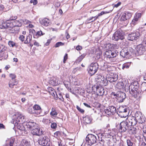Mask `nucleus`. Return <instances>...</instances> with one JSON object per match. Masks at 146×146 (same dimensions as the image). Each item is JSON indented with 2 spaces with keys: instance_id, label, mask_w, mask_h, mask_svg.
<instances>
[{
  "instance_id": "nucleus-36",
  "label": "nucleus",
  "mask_w": 146,
  "mask_h": 146,
  "mask_svg": "<svg viewBox=\"0 0 146 146\" xmlns=\"http://www.w3.org/2000/svg\"><path fill=\"white\" fill-rule=\"evenodd\" d=\"M30 142L27 140L23 139L21 142V144L23 146H29Z\"/></svg>"
},
{
  "instance_id": "nucleus-63",
  "label": "nucleus",
  "mask_w": 146,
  "mask_h": 146,
  "mask_svg": "<svg viewBox=\"0 0 146 146\" xmlns=\"http://www.w3.org/2000/svg\"><path fill=\"white\" fill-rule=\"evenodd\" d=\"M19 39L22 41H24L25 36L23 35H21L19 37Z\"/></svg>"
},
{
  "instance_id": "nucleus-46",
  "label": "nucleus",
  "mask_w": 146,
  "mask_h": 146,
  "mask_svg": "<svg viewBox=\"0 0 146 146\" xmlns=\"http://www.w3.org/2000/svg\"><path fill=\"white\" fill-rule=\"evenodd\" d=\"M7 28L9 29H10L12 28V26H13V23H9L8 22H7Z\"/></svg>"
},
{
  "instance_id": "nucleus-55",
  "label": "nucleus",
  "mask_w": 146,
  "mask_h": 146,
  "mask_svg": "<svg viewBox=\"0 0 146 146\" xmlns=\"http://www.w3.org/2000/svg\"><path fill=\"white\" fill-rule=\"evenodd\" d=\"M113 79V82H115L118 79V76L117 74L114 75L113 76H112Z\"/></svg>"
},
{
  "instance_id": "nucleus-18",
  "label": "nucleus",
  "mask_w": 146,
  "mask_h": 146,
  "mask_svg": "<svg viewBox=\"0 0 146 146\" xmlns=\"http://www.w3.org/2000/svg\"><path fill=\"white\" fill-rule=\"evenodd\" d=\"M33 109L34 110L33 111L34 113L37 115L40 114L42 112L41 108L40 106L37 104H35L33 106Z\"/></svg>"
},
{
  "instance_id": "nucleus-15",
  "label": "nucleus",
  "mask_w": 146,
  "mask_h": 146,
  "mask_svg": "<svg viewBox=\"0 0 146 146\" xmlns=\"http://www.w3.org/2000/svg\"><path fill=\"white\" fill-rule=\"evenodd\" d=\"M141 17L140 13H136L134 17V19L131 23V26H134L137 24L139 21V19Z\"/></svg>"
},
{
  "instance_id": "nucleus-11",
  "label": "nucleus",
  "mask_w": 146,
  "mask_h": 146,
  "mask_svg": "<svg viewBox=\"0 0 146 146\" xmlns=\"http://www.w3.org/2000/svg\"><path fill=\"white\" fill-rule=\"evenodd\" d=\"M22 123H17V129L19 130L18 131L19 132H20V134L21 135H24L27 134V131Z\"/></svg>"
},
{
  "instance_id": "nucleus-56",
  "label": "nucleus",
  "mask_w": 146,
  "mask_h": 146,
  "mask_svg": "<svg viewBox=\"0 0 146 146\" xmlns=\"http://www.w3.org/2000/svg\"><path fill=\"white\" fill-rule=\"evenodd\" d=\"M76 108H77V109L81 113H83L84 112V110L81 109L78 106H76Z\"/></svg>"
},
{
  "instance_id": "nucleus-34",
  "label": "nucleus",
  "mask_w": 146,
  "mask_h": 146,
  "mask_svg": "<svg viewBox=\"0 0 146 146\" xmlns=\"http://www.w3.org/2000/svg\"><path fill=\"white\" fill-rule=\"evenodd\" d=\"M99 142L98 144H100L102 146H104V143L105 142V137L103 136L102 137H100L98 138Z\"/></svg>"
},
{
  "instance_id": "nucleus-52",
  "label": "nucleus",
  "mask_w": 146,
  "mask_h": 146,
  "mask_svg": "<svg viewBox=\"0 0 146 146\" xmlns=\"http://www.w3.org/2000/svg\"><path fill=\"white\" fill-rule=\"evenodd\" d=\"M121 19L122 21H125L126 20V17L125 13L123 14L121 16Z\"/></svg>"
},
{
  "instance_id": "nucleus-6",
  "label": "nucleus",
  "mask_w": 146,
  "mask_h": 146,
  "mask_svg": "<svg viewBox=\"0 0 146 146\" xmlns=\"http://www.w3.org/2000/svg\"><path fill=\"white\" fill-rule=\"evenodd\" d=\"M112 39L116 41L119 40L124 41V34L122 31H117L113 34L112 36Z\"/></svg>"
},
{
  "instance_id": "nucleus-20",
  "label": "nucleus",
  "mask_w": 146,
  "mask_h": 146,
  "mask_svg": "<svg viewBox=\"0 0 146 146\" xmlns=\"http://www.w3.org/2000/svg\"><path fill=\"white\" fill-rule=\"evenodd\" d=\"M58 78L56 77H51L49 81V83L53 86H56L58 84Z\"/></svg>"
},
{
  "instance_id": "nucleus-44",
  "label": "nucleus",
  "mask_w": 146,
  "mask_h": 146,
  "mask_svg": "<svg viewBox=\"0 0 146 146\" xmlns=\"http://www.w3.org/2000/svg\"><path fill=\"white\" fill-rule=\"evenodd\" d=\"M3 48L2 51H0V60H3L5 59V57H3L4 53L3 51Z\"/></svg>"
},
{
  "instance_id": "nucleus-4",
  "label": "nucleus",
  "mask_w": 146,
  "mask_h": 146,
  "mask_svg": "<svg viewBox=\"0 0 146 146\" xmlns=\"http://www.w3.org/2000/svg\"><path fill=\"white\" fill-rule=\"evenodd\" d=\"M111 99L118 100H123L126 98V94L124 92H117L116 93L112 92L111 94Z\"/></svg>"
},
{
  "instance_id": "nucleus-23",
  "label": "nucleus",
  "mask_w": 146,
  "mask_h": 146,
  "mask_svg": "<svg viewBox=\"0 0 146 146\" xmlns=\"http://www.w3.org/2000/svg\"><path fill=\"white\" fill-rule=\"evenodd\" d=\"M50 20L46 18H44L40 21V24L42 25L47 26L49 25Z\"/></svg>"
},
{
  "instance_id": "nucleus-32",
  "label": "nucleus",
  "mask_w": 146,
  "mask_h": 146,
  "mask_svg": "<svg viewBox=\"0 0 146 146\" xmlns=\"http://www.w3.org/2000/svg\"><path fill=\"white\" fill-rule=\"evenodd\" d=\"M112 53V51L111 50H108L105 52L104 54V56L105 57L111 59V54Z\"/></svg>"
},
{
  "instance_id": "nucleus-9",
  "label": "nucleus",
  "mask_w": 146,
  "mask_h": 146,
  "mask_svg": "<svg viewBox=\"0 0 146 146\" xmlns=\"http://www.w3.org/2000/svg\"><path fill=\"white\" fill-rule=\"evenodd\" d=\"M9 76L11 78V79L10 80L9 82V87L12 88H13L14 86L17 84L18 82L16 79H15L16 76L15 74H10L9 75Z\"/></svg>"
},
{
  "instance_id": "nucleus-47",
  "label": "nucleus",
  "mask_w": 146,
  "mask_h": 146,
  "mask_svg": "<svg viewBox=\"0 0 146 146\" xmlns=\"http://www.w3.org/2000/svg\"><path fill=\"white\" fill-rule=\"evenodd\" d=\"M127 143L128 146H132L133 143L132 141L129 139H127Z\"/></svg>"
},
{
  "instance_id": "nucleus-62",
  "label": "nucleus",
  "mask_w": 146,
  "mask_h": 146,
  "mask_svg": "<svg viewBox=\"0 0 146 146\" xmlns=\"http://www.w3.org/2000/svg\"><path fill=\"white\" fill-rule=\"evenodd\" d=\"M112 45L110 44H108L106 45V47L108 48L109 49H112Z\"/></svg>"
},
{
  "instance_id": "nucleus-57",
  "label": "nucleus",
  "mask_w": 146,
  "mask_h": 146,
  "mask_svg": "<svg viewBox=\"0 0 146 146\" xmlns=\"http://www.w3.org/2000/svg\"><path fill=\"white\" fill-rule=\"evenodd\" d=\"M28 111L29 113H34V110L31 108H29L28 109Z\"/></svg>"
},
{
  "instance_id": "nucleus-8",
  "label": "nucleus",
  "mask_w": 146,
  "mask_h": 146,
  "mask_svg": "<svg viewBox=\"0 0 146 146\" xmlns=\"http://www.w3.org/2000/svg\"><path fill=\"white\" fill-rule=\"evenodd\" d=\"M86 140L90 145L95 144L97 142V139L96 137L92 134H88L86 136Z\"/></svg>"
},
{
  "instance_id": "nucleus-61",
  "label": "nucleus",
  "mask_w": 146,
  "mask_h": 146,
  "mask_svg": "<svg viewBox=\"0 0 146 146\" xmlns=\"http://www.w3.org/2000/svg\"><path fill=\"white\" fill-rule=\"evenodd\" d=\"M30 2L31 3H33V5H35L37 3V1L36 0H31Z\"/></svg>"
},
{
  "instance_id": "nucleus-19",
  "label": "nucleus",
  "mask_w": 146,
  "mask_h": 146,
  "mask_svg": "<svg viewBox=\"0 0 146 146\" xmlns=\"http://www.w3.org/2000/svg\"><path fill=\"white\" fill-rule=\"evenodd\" d=\"M96 93L98 95L102 96L104 94V88L100 86H97L96 87Z\"/></svg>"
},
{
  "instance_id": "nucleus-14",
  "label": "nucleus",
  "mask_w": 146,
  "mask_h": 146,
  "mask_svg": "<svg viewBox=\"0 0 146 146\" xmlns=\"http://www.w3.org/2000/svg\"><path fill=\"white\" fill-rule=\"evenodd\" d=\"M15 124L19 122V123H24L25 121V116L21 114L18 113L15 119Z\"/></svg>"
},
{
  "instance_id": "nucleus-7",
  "label": "nucleus",
  "mask_w": 146,
  "mask_h": 146,
  "mask_svg": "<svg viewBox=\"0 0 146 146\" xmlns=\"http://www.w3.org/2000/svg\"><path fill=\"white\" fill-rule=\"evenodd\" d=\"M38 141L40 145L44 146H50L51 144L50 139L45 136L40 137Z\"/></svg>"
},
{
  "instance_id": "nucleus-35",
  "label": "nucleus",
  "mask_w": 146,
  "mask_h": 146,
  "mask_svg": "<svg viewBox=\"0 0 146 146\" xmlns=\"http://www.w3.org/2000/svg\"><path fill=\"white\" fill-rule=\"evenodd\" d=\"M44 35V33H43L42 32L40 31H37L36 33V35H34V38H37L39 37L41 35Z\"/></svg>"
},
{
  "instance_id": "nucleus-54",
  "label": "nucleus",
  "mask_w": 146,
  "mask_h": 146,
  "mask_svg": "<svg viewBox=\"0 0 146 146\" xmlns=\"http://www.w3.org/2000/svg\"><path fill=\"white\" fill-rule=\"evenodd\" d=\"M64 85L68 89V90L70 91L73 94H74V92L71 91V89L70 88H69V85L68 84H66L65 83H64Z\"/></svg>"
},
{
  "instance_id": "nucleus-27",
  "label": "nucleus",
  "mask_w": 146,
  "mask_h": 146,
  "mask_svg": "<svg viewBox=\"0 0 146 146\" xmlns=\"http://www.w3.org/2000/svg\"><path fill=\"white\" fill-rule=\"evenodd\" d=\"M19 28L16 26H12L10 29H9L10 32L13 33H17L19 31Z\"/></svg>"
},
{
  "instance_id": "nucleus-58",
  "label": "nucleus",
  "mask_w": 146,
  "mask_h": 146,
  "mask_svg": "<svg viewBox=\"0 0 146 146\" xmlns=\"http://www.w3.org/2000/svg\"><path fill=\"white\" fill-rule=\"evenodd\" d=\"M94 18V19L92 21H91L92 22L96 20V19H97L98 18V17H91L90 18L88 19V21H90L92 20Z\"/></svg>"
},
{
  "instance_id": "nucleus-28",
  "label": "nucleus",
  "mask_w": 146,
  "mask_h": 146,
  "mask_svg": "<svg viewBox=\"0 0 146 146\" xmlns=\"http://www.w3.org/2000/svg\"><path fill=\"white\" fill-rule=\"evenodd\" d=\"M84 121L85 123L88 124L91 123L92 121V118L90 116L86 115L84 118Z\"/></svg>"
},
{
  "instance_id": "nucleus-17",
  "label": "nucleus",
  "mask_w": 146,
  "mask_h": 146,
  "mask_svg": "<svg viewBox=\"0 0 146 146\" xmlns=\"http://www.w3.org/2000/svg\"><path fill=\"white\" fill-rule=\"evenodd\" d=\"M141 113L139 111H137L135 114V117H131L129 116V117H131L134 118L136 122V124L137 123V119L139 121V122L141 123H142L143 122V121L142 120V118L141 117Z\"/></svg>"
},
{
  "instance_id": "nucleus-49",
  "label": "nucleus",
  "mask_w": 146,
  "mask_h": 146,
  "mask_svg": "<svg viewBox=\"0 0 146 146\" xmlns=\"http://www.w3.org/2000/svg\"><path fill=\"white\" fill-rule=\"evenodd\" d=\"M9 45L10 46L13 47L14 46H15L16 44L12 41H9L8 43Z\"/></svg>"
},
{
  "instance_id": "nucleus-16",
  "label": "nucleus",
  "mask_w": 146,
  "mask_h": 146,
  "mask_svg": "<svg viewBox=\"0 0 146 146\" xmlns=\"http://www.w3.org/2000/svg\"><path fill=\"white\" fill-rule=\"evenodd\" d=\"M44 132L40 131L39 129L35 128L31 131V133L34 135L40 136L43 134Z\"/></svg>"
},
{
  "instance_id": "nucleus-10",
  "label": "nucleus",
  "mask_w": 146,
  "mask_h": 146,
  "mask_svg": "<svg viewBox=\"0 0 146 146\" xmlns=\"http://www.w3.org/2000/svg\"><path fill=\"white\" fill-rule=\"evenodd\" d=\"M136 53L139 55H141L143 54L145 50V46L142 44L138 45L136 50Z\"/></svg>"
},
{
  "instance_id": "nucleus-38",
  "label": "nucleus",
  "mask_w": 146,
  "mask_h": 146,
  "mask_svg": "<svg viewBox=\"0 0 146 146\" xmlns=\"http://www.w3.org/2000/svg\"><path fill=\"white\" fill-rule=\"evenodd\" d=\"M58 113H57L56 111V108H52V111L50 113V114L53 116H56Z\"/></svg>"
},
{
  "instance_id": "nucleus-3",
  "label": "nucleus",
  "mask_w": 146,
  "mask_h": 146,
  "mask_svg": "<svg viewBox=\"0 0 146 146\" xmlns=\"http://www.w3.org/2000/svg\"><path fill=\"white\" fill-rule=\"evenodd\" d=\"M129 110L127 107L125 106H120L117 109V113L121 117H125L129 114Z\"/></svg>"
},
{
  "instance_id": "nucleus-60",
  "label": "nucleus",
  "mask_w": 146,
  "mask_h": 146,
  "mask_svg": "<svg viewBox=\"0 0 146 146\" xmlns=\"http://www.w3.org/2000/svg\"><path fill=\"white\" fill-rule=\"evenodd\" d=\"M111 58H112L115 57L117 55L116 53L115 52H112V53L111 54Z\"/></svg>"
},
{
  "instance_id": "nucleus-42",
  "label": "nucleus",
  "mask_w": 146,
  "mask_h": 146,
  "mask_svg": "<svg viewBox=\"0 0 146 146\" xmlns=\"http://www.w3.org/2000/svg\"><path fill=\"white\" fill-rule=\"evenodd\" d=\"M125 13L126 15V20L129 19L131 17L132 14L131 13L126 12Z\"/></svg>"
},
{
  "instance_id": "nucleus-29",
  "label": "nucleus",
  "mask_w": 146,
  "mask_h": 146,
  "mask_svg": "<svg viewBox=\"0 0 146 146\" xmlns=\"http://www.w3.org/2000/svg\"><path fill=\"white\" fill-rule=\"evenodd\" d=\"M124 84L122 82H119L116 84L115 87L119 90L123 89L124 88Z\"/></svg>"
},
{
  "instance_id": "nucleus-41",
  "label": "nucleus",
  "mask_w": 146,
  "mask_h": 146,
  "mask_svg": "<svg viewBox=\"0 0 146 146\" xmlns=\"http://www.w3.org/2000/svg\"><path fill=\"white\" fill-rule=\"evenodd\" d=\"M85 56V55L84 54H83L82 55L78 57L76 60V62H80L82 59L84 58Z\"/></svg>"
},
{
  "instance_id": "nucleus-64",
  "label": "nucleus",
  "mask_w": 146,
  "mask_h": 146,
  "mask_svg": "<svg viewBox=\"0 0 146 146\" xmlns=\"http://www.w3.org/2000/svg\"><path fill=\"white\" fill-rule=\"evenodd\" d=\"M96 106L97 108H102L103 106V105L101 104H100V103H98V102L96 103Z\"/></svg>"
},
{
  "instance_id": "nucleus-1",
  "label": "nucleus",
  "mask_w": 146,
  "mask_h": 146,
  "mask_svg": "<svg viewBox=\"0 0 146 146\" xmlns=\"http://www.w3.org/2000/svg\"><path fill=\"white\" fill-rule=\"evenodd\" d=\"M135 118L130 117H128L126 120L120 123L119 124V131L121 132H124L128 131L129 127L131 125L136 124Z\"/></svg>"
},
{
  "instance_id": "nucleus-12",
  "label": "nucleus",
  "mask_w": 146,
  "mask_h": 146,
  "mask_svg": "<svg viewBox=\"0 0 146 146\" xmlns=\"http://www.w3.org/2000/svg\"><path fill=\"white\" fill-rule=\"evenodd\" d=\"M105 112L106 114L108 115H112L114 114L116 111L115 108L113 106H110L108 108L105 109Z\"/></svg>"
},
{
  "instance_id": "nucleus-24",
  "label": "nucleus",
  "mask_w": 146,
  "mask_h": 146,
  "mask_svg": "<svg viewBox=\"0 0 146 146\" xmlns=\"http://www.w3.org/2000/svg\"><path fill=\"white\" fill-rule=\"evenodd\" d=\"M75 92L78 93L81 95H83L85 93V91L84 88L78 87H76L75 88Z\"/></svg>"
},
{
  "instance_id": "nucleus-21",
  "label": "nucleus",
  "mask_w": 146,
  "mask_h": 146,
  "mask_svg": "<svg viewBox=\"0 0 146 146\" xmlns=\"http://www.w3.org/2000/svg\"><path fill=\"white\" fill-rule=\"evenodd\" d=\"M129 53L126 49H123L120 52V55L124 58H127L128 57Z\"/></svg>"
},
{
  "instance_id": "nucleus-30",
  "label": "nucleus",
  "mask_w": 146,
  "mask_h": 146,
  "mask_svg": "<svg viewBox=\"0 0 146 146\" xmlns=\"http://www.w3.org/2000/svg\"><path fill=\"white\" fill-rule=\"evenodd\" d=\"M32 35H29L27 36L25 40L24 43L25 44H28L31 43L32 40Z\"/></svg>"
},
{
  "instance_id": "nucleus-51",
  "label": "nucleus",
  "mask_w": 146,
  "mask_h": 146,
  "mask_svg": "<svg viewBox=\"0 0 146 146\" xmlns=\"http://www.w3.org/2000/svg\"><path fill=\"white\" fill-rule=\"evenodd\" d=\"M115 143L114 142L109 140L108 144L109 146H114Z\"/></svg>"
},
{
  "instance_id": "nucleus-5",
  "label": "nucleus",
  "mask_w": 146,
  "mask_h": 146,
  "mask_svg": "<svg viewBox=\"0 0 146 146\" xmlns=\"http://www.w3.org/2000/svg\"><path fill=\"white\" fill-rule=\"evenodd\" d=\"M99 65L96 62L91 63L88 66L87 70L88 73L91 75H94L97 71Z\"/></svg>"
},
{
  "instance_id": "nucleus-50",
  "label": "nucleus",
  "mask_w": 146,
  "mask_h": 146,
  "mask_svg": "<svg viewBox=\"0 0 146 146\" xmlns=\"http://www.w3.org/2000/svg\"><path fill=\"white\" fill-rule=\"evenodd\" d=\"M36 32L35 30L33 29H30L29 30V35H33L34 37V35H36Z\"/></svg>"
},
{
  "instance_id": "nucleus-48",
  "label": "nucleus",
  "mask_w": 146,
  "mask_h": 146,
  "mask_svg": "<svg viewBox=\"0 0 146 146\" xmlns=\"http://www.w3.org/2000/svg\"><path fill=\"white\" fill-rule=\"evenodd\" d=\"M14 141L13 139H11L9 143L7 144V146H13Z\"/></svg>"
},
{
  "instance_id": "nucleus-25",
  "label": "nucleus",
  "mask_w": 146,
  "mask_h": 146,
  "mask_svg": "<svg viewBox=\"0 0 146 146\" xmlns=\"http://www.w3.org/2000/svg\"><path fill=\"white\" fill-rule=\"evenodd\" d=\"M26 125L29 128H31L35 126H36L37 125V124L33 122L32 121L27 122Z\"/></svg>"
},
{
  "instance_id": "nucleus-26",
  "label": "nucleus",
  "mask_w": 146,
  "mask_h": 146,
  "mask_svg": "<svg viewBox=\"0 0 146 146\" xmlns=\"http://www.w3.org/2000/svg\"><path fill=\"white\" fill-rule=\"evenodd\" d=\"M133 125L129 127L127 131L131 134H135L136 133L137 129L133 127Z\"/></svg>"
},
{
  "instance_id": "nucleus-13",
  "label": "nucleus",
  "mask_w": 146,
  "mask_h": 146,
  "mask_svg": "<svg viewBox=\"0 0 146 146\" xmlns=\"http://www.w3.org/2000/svg\"><path fill=\"white\" fill-rule=\"evenodd\" d=\"M139 33L138 32L132 33L128 35L129 40L132 41L136 40L139 38Z\"/></svg>"
},
{
  "instance_id": "nucleus-45",
  "label": "nucleus",
  "mask_w": 146,
  "mask_h": 146,
  "mask_svg": "<svg viewBox=\"0 0 146 146\" xmlns=\"http://www.w3.org/2000/svg\"><path fill=\"white\" fill-rule=\"evenodd\" d=\"M130 65V64L129 63H126L123 64L122 66V69H124L125 68H129Z\"/></svg>"
},
{
  "instance_id": "nucleus-31",
  "label": "nucleus",
  "mask_w": 146,
  "mask_h": 146,
  "mask_svg": "<svg viewBox=\"0 0 146 146\" xmlns=\"http://www.w3.org/2000/svg\"><path fill=\"white\" fill-rule=\"evenodd\" d=\"M13 26H16L17 27H21L22 25L21 22L19 20H15L13 22Z\"/></svg>"
},
{
  "instance_id": "nucleus-22",
  "label": "nucleus",
  "mask_w": 146,
  "mask_h": 146,
  "mask_svg": "<svg viewBox=\"0 0 146 146\" xmlns=\"http://www.w3.org/2000/svg\"><path fill=\"white\" fill-rule=\"evenodd\" d=\"M103 82L104 81V80L103 81ZM109 81L111 83H113L114 84L113 82V79L112 77H110L109 76V75L107 74V77H106V79H105V82L104 83V85L105 86H106L108 84V82Z\"/></svg>"
},
{
  "instance_id": "nucleus-33",
  "label": "nucleus",
  "mask_w": 146,
  "mask_h": 146,
  "mask_svg": "<svg viewBox=\"0 0 146 146\" xmlns=\"http://www.w3.org/2000/svg\"><path fill=\"white\" fill-rule=\"evenodd\" d=\"M99 142L98 144H100L102 146H104V143L105 142V137L103 136L102 137H100L98 138Z\"/></svg>"
},
{
  "instance_id": "nucleus-40",
  "label": "nucleus",
  "mask_w": 146,
  "mask_h": 146,
  "mask_svg": "<svg viewBox=\"0 0 146 146\" xmlns=\"http://www.w3.org/2000/svg\"><path fill=\"white\" fill-rule=\"evenodd\" d=\"M7 21H3L1 23V25L0 26V28H7Z\"/></svg>"
},
{
  "instance_id": "nucleus-59",
  "label": "nucleus",
  "mask_w": 146,
  "mask_h": 146,
  "mask_svg": "<svg viewBox=\"0 0 146 146\" xmlns=\"http://www.w3.org/2000/svg\"><path fill=\"white\" fill-rule=\"evenodd\" d=\"M56 124L54 123H52L51 125V128L54 129H55L56 127Z\"/></svg>"
},
{
  "instance_id": "nucleus-39",
  "label": "nucleus",
  "mask_w": 146,
  "mask_h": 146,
  "mask_svg": "<svg viewBox=\"0 0 146 146\" xmlns=\"http://www.w3.org/2000/svg\"><path fill=\"white\" fill-rule=\"evenodd\" d=\"M103 70H104L106 71H110V66H107L106 64L104 63L103 65Z\"/></svg>"
},
{
  "instance_id": "nucleus-37",
  "label": "nucleus",
  "mask_w": 146,
  "mask_h": 146,
  "mask_svg": "<svg viewBox=\"0 0 146 146\" xmlns=\"http://www.w3.org/2000/svg\"><path fill=\"white\" fill-rule=\"evenodd\" d=\"M141 90L142 92H144L146 90V82H143L141 86Z\"/></svg>"
},
{
  "instance_id": "nucleus-43",
  "label": "nucleus",
  "mask_w": 146,
  "mask_h": 146,
  "mask_svg": "<svg viewBox=\"0 0 146 146\" xmlns=\"http://www.w3.org/2000/svg\"><path fill=\"white\" fill-rule=\"evenodd\" d=\"M64 43L59 42H57L54 46V47L56 48L59 47L60 46H62L64 45Z\"/></svg>"
},
{
  "instance_id": "nucleus-53",
  "label": "nucleus",
  "mask_w": 146,
  "mask_h": 146,
  "mask_svg": "<svg viewBox=\"0 0 146 146\" xmlns=\"http://www.w3.org/2000/svg\"><path fill=\"white\" fill-rule=\"evenodd\" d=\"M93 90L92 87L88 88L86 89V92L88 93H90L92 92Z\"/></svg>"
},
{
  "instance_id": "nucleus-2",
  "label": "nucleus",
  "mask_w": 146,
  "mask_h": 146,
  "mask_svg": "<svg viewBox=\"0 0 146 146\" xmlns=\"http://www.w3.org/2000/svg\"><path fill=\"white\" fill-rule=\"evenodd\" d=\"M129 92L132 97L137 100H139L140 96L139 95V85L137 81H135L132 82L129 87Z\"/></svg>"
}]
</instances>
